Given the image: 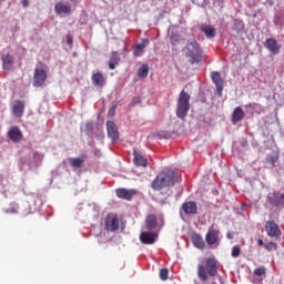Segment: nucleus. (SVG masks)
<instances>
[{
    "label": "nucleus",
    "instance_id": "nucleus-31",
    "mask_svg": "<svg viewBox=\"0 0 284 284\" xmlns=\"http://www.w3.org/2000/svg\"><path fill=\"white\" fill-rule=\"evenodd\" d=\"M148 74H150V65L142 64L138 69V77H139V79H145V77H148Z\"/></svg>",
    "mask_w": 284,
    "mask_h": 284
},
{
    "label": "nucleus",
    "instance_id": "nucleus-18",
    "mask_svg": "<svg viewBox=\"0 0 284 284\" xmlns=\"http://www.w3.org/2000/svg\"><path fill=\"white\" fill-rule=\"evenodd\" d=\"M133 163L136 168H148V159L142 156L136 150H133Z\"/></svg>",
    "mask_w": 284,
    "mask_h": 284
},
{
    "label": "nucleus",
    "instance_id": "nucleus-22",
    "mask_svg": "<svg viewBox=\"0 0 284 284\" xmlns=\"http://www.w3.org/2000/svg\"><path fill=\"white\" fill-rule=\"evenodd\" d=\"M182 210L184 212V214H196L197 212V206H196V202H185L182 204Z\"/></svg>",
    "mask_w": 284,
    "mask_h": 284
},
{
    "label": "nucleus",
    "instance_id": "nucleus-2",
    "mask_svg": "<svg viewBox=\"0 0 284 284\" xmlns=\"http://www.w3.org/2000/svg\"><path fill=\"white\" fill-rule=\"evenodd\" d=\"M185 58L189 60V63L194 65V63H201L203 59V49L196 40L187 41L186 45L183 49Z\"/></svg>",
    "mask_w": 284,
    "mask_h": 284
},
{
    "label": "nucleus",
    "instance_id": "nucleus-30",
    "mask_svg": "<svg viewBox=\"0 0 284 284\" xmlns=\"http://www.w3.org/2000/svg\"><path fill=\"white\" fill-rule=\"evenodd\" d=\"M151 187L154 191H160L165 187V184H163V180H161L160 175H156V178L153 180Z\"/></svg>",
    "mask_w": 284,
    "mask_h": 284
},
{
    "label": "nucleus",
    "instance_id": "nucleus-5",
    "mask_svg": "<svg viewBox=\"0 0 284 284\" xmlns=\"http://www.w3.org/2000/svg\"><path fill=\"white\" fill-rule=\"evenodd\" d=\"M48 80V72L45 69L37 68L33 73V88H42Z\"/></svg>",
    "mask_w": 284,
    "mask_h": 284
},
{
    "label": "nucleus",
    "instance_id": "nucleus-26",
    "mask_svg": "<svg viewBox=\"0 0 284 284\" xmlns=\"http://www.w3.org/2000/svg\"><path fill=\"white\" fill-rule=\"evenodd\" d=\"M201 32H203L207 39H214V37H216V29H214L212 26H202Z\"/></svg>",
    "mask_w": 284,
    "mask_h": 284
},
{
    "label": "nucleus",
    "instance_id": "nucleus-33",
    "mask_svg": "<svg viewBox=\"0 0 284 284\" xmlns=\"http://www.w3.org/2000/svg\"><path fill=\"white\" fill-rule=\"evenodd\" d=\"M231 256L233 258H239V256H241V246L239 245L233 246Z\"/></svg>",
    "mask_w": 284,
    "mask_h": 284
},
{
    "label": "nucleus",
    "instance_id": "nucleus-41",
    "mask_svg": "<svg viewBox=\"0 0 284 284\" xmlns=\"http://www.w3.org/2000/svg\"><path fill=\"white\" fill-rule=\"evenodd\" d=\"M23 8H28L30 6V2L28 0H22Z\"/></svg>",
    "mask_w": 284,
    "mask_h": 284
},
{
    "label": "nucleus",
    "instance_id": "nucleus-42",
    "mask_svg": "<svg viewBox=\"0 0 284 284\" xmlns=\"http://www.w3.org/2000/svg\"><path fill=\"white\" fill-rule=\"evenodd\" d=\"M257 244H258L260 246L265 247V242H263V240H261V239L257 240Z\"/></svg>",
    "mask_w": 284,
    "mask_h": 284
},
{
    "label": "nucleus",
    "instance_id": "nucleus-17",
    "mask_svg": "<svg viewBox=\"0 0 284 284\" xmlns=\"http://www.w3.org/2000/svg\"><path fill=\"white\" fill-rule=\"evenodd\" d=\"M150 45V40L149 39H142L141 43H136L134 49H133V55L135 57H142L143 51Z\"/></svg>",
    "mask_w": 284,
    "mask_h": 284
},
{
    "label": "nucleus",
    "instance_id": "nucleus-6",
    "mask_svg": "<svg viewBox=\"0 0 284 284\" xmlns=\"http://www.w3.org/2000/svg\"><path fill=\"white\" fill-rule=\"evenodd\" d=\"M158 175H160V179L162 180L164 187L175 185L176 181H179V176H176V173H174L173 171L162 172L159 173Z\"/></svg>",
    "mask_w": 284,
    "mask_h": 284
},
{
    "label": "nucleus",
    "instance_id": "nucleus-11",
    "mask_svg": "<svg viewBox=\"0 0 284 284\" xmlns=\"http://www.w3.org/2000/svg\"><path fill=\"white\" fill-rule=\"evenodd\" d=\"M211 79L213 83H215L219 97H221L223 94V78H221V73H219L217 71H213L211 73Z\"/></svg>",
    "mask_w": 284,
    "mask_h": 284
},
{
    "label": "nucleus",
    "instance_id": "nucleus-4",
    "mask_svg": "<svg viewBox=\"0 0 284 284\" xmlns=\"http://www.w3.org/2000/svg\"><path fill=\"white\" fill-rule=\"evenodd\" d=\"M267 201L273 207H284V192L275 191L267 194Z\"/></svg>",
    "mask_w": 284,
    "mask_h": 284
},
{
    "label": "nucleus",
    "instance_id": "nucleus-15",
    "mask_svg": "<svg viewBox=\"0 0 284 284\" xmlns=\"http://www.w3.org/2000/svg\"><path fill=\"white\" fill-rule=\"evenodd\" d=\"M12 112L17 119H21L26 112V103L21 100H17L12 106Z\"/></svg>",
    "mask_w": 284,
    "mask_h": 284
},
{
    "label": "nucleus",
    "instance_id": "nucleus-13",
    "mask_svg": "<svg viewBox=\"0 0 284 284\" xmlns=\"http://www.w3.org/2000/svg\"><path fill=\"white\" fill-rule=\"evenodd\" d=\"M219 234H221V231L216 229H210L205 236L207 245H216V243H219Z\"/></svg>",
    "mask_w": 284,
    "mask_h": 284
},
{
    "label": "nucleus",
    "instance_id": "nucleus-38",
    "mask_svg": "<svg viewBox=\"0 0 284 284\" xmlns=\"http://www.w3.org/2000/svg\"><path fill=\"white\" fill-rule=\"evenodd\" d=\"M94 130V123L93 122H88L85 124V132H92Z\"/></svg>",
    "mask_w": 284,
    "mask_h": 284
},
{
    "label": "nucleus",
    "instance_id": "nucleus-12",
    "mask_svg": "<svg viewBox=\"0 0 284 284\" xmlns=\"http://www.w3.org/2000/svg\"><path fill=\"white\" fill-rule=\"evenodd\" d=\"M106 132L111 141H119V128H116V124L114 122H106Z\"/></svg>",
    "mask_w": 284,
    "mask_h": 284
},
{
    "label": "nucleus",
    "instance_id": "nucleus-9",
    "mask_svg": "<svg viewBox=\"0 0 284 284\" xmlns=\"http://www.w3.org/2000/svg\"><path fill=\"white\" fill-rule=\"evenodd\" d=\"M264 48H266L271 54H278V52H281V45H278V42L274 38L266 39Z\"/></svg>",
    "mask_w": 284,
    "mask_h": 284
},
{
    "label": "nucleus",
    "instance_id": "nucleus-25",
    "mask_svg": "<svg viewBox=\"0 0 284 284\" xmlns=\"http://www.w3.org/2000/svg\"><path fill=\"white\" fill-rule=\"evenodd\" d=\"M12 65H14V58L10 54L2 55L3 70H12Z\"/></svg>",
    "mask_w": 284,
    "mask_h": 284
},
{
    "label": "nucleus",
    "instance_id": "nucleus-34",
    "mask_svg": "<svg viewBox=\"0 0 284 284\" xmlns=\"http://www.w3.org/2000/svg\"><path fill=\"white\" fill-rule=\"evenodd\" d=\"M169 274H170V271H168V268H161L160 270V278H161V281H168Z\"/></svg>",
    "mask_w": 284,
    "mask_h": 284
},
{
    "label": "nucleus",
    "instance_id": "nucleus-43",
    "mask_svg": "<svg viewBox=\"0 0 284 284\" xmlns=\"http://www.w3.org/2000/svg\"><path fill=\"white\" fill-rule=\"evenodd\" d=\"M114 110H116V106H112L109 111V114H114Z\"/></svg>",
    "mask_w": 284,
    "mask_h": 284
},
{
    "label": "nucleus",
    "instance_id": "nucleus-36",
    "mask_svg": "<svg viewBox=\"0 0 284 284\" xmlns=\"http://www.w3.org/2000/svg\"><path fill=\"white\" fill-rule=\"evenodd\" d=\"M266 161H267L268 163L274 164V163H276V161H278V156L268 154V155L266 156Z\"/></svg>",
    "mask_w": 284,
    "mask_h": 284
},
{
    "label": "nucleus",
    "instance_id": "nucleus-20",
    "mask_svg": "<svg viewBox=\"0 0 284 284\" xmlns=\"http://www.w3.org/2000/svg\"><path fill=\"white\" fill-rule=\"evenodd\" d=\"M243 119H245V111H243V108L236 106L232 113L233 123L236 124L240 121H243Z\"/></svg>",
    "mask_w": 284,
    "mask_h": 284
},
{
    "label": "nucleus",
    "instance_id": "nucleus-39",
    "mask_svg": "<svg viewBox=\"0 0 284 284\" xmlns=\"http://www.w3.org/2000/svg\"><path fill=\"white\" fill-rule=\"evenodd\" d=\"M260 106H261V104H258V103H250L247 105V108H251L252 110H255V108H260Z\"/></svg>",
    "mask_w": 284,
    "mask_h": 284
},
{
    "label": "nucleus",
    "instance_id": "nucleus-3",
    "mask_svg": "<svg viewBox=\"0 0 284 284\" xmlns=\"http://www.w3.org/2000/svg\"><path fill=\"white\" fill-rule=\"evenodd\" d=\"M190 99L191 97L182 90L178 100L176 106V116L178 119H184L187 116V112H190Z\"/></svg>",
    "mask_w": 284,
    "mask_h": 284
},
{
    "label": "nucleus",
    "instance_id": "nucleus-29",
    "mask_svg": "<svg viewBox=\"0 0 284 284\" xmlns=\"http://www.w3.org/2000/svg\"><path fill=\"white\" fill-rule=\"evenodd\" d=\"M192 243H193L194 247H197V250L205 248V241H203V237L199 234L192 235Z\"/></svg>",
    "mask_w": 284,
    "mask_h": 284
},
{
    "label": "nucleus",
    "instance_id": "nucleus-23",
    "mask_svg": "<svg viewBox=\"0 0 284 284\" xmlns=\"http://www.w3.org/2000/svg\"><path fill=\"white\" fill-rule=\"evenodd\" d=\"M85 159H88V155H81L79 158H69V163L71 168H83Z\"/></svg>",
    "mask_w": 284,
    "mask_h": 284
},
{
    "label": "nucleus",
    "instance_id": "nucleus-24",
    "mask_svg": "<svg viewBox=\"0 0 284 284\" xmlns=\"http://www.w3.org/2000/svg\"><path fill=\"white\" fill-rule=\"evenodd\" d=\"M54 11L57 14H70V12H72V8L70 6L58 2L55 3Z\"/></svg>",
    "mask_w": 284,
    "mask_h": 284
},
{
    "label": "nucleus",
    "instance_id": "nucleus-14",
    "mask_svg": "<svg viewBox=\"0 0 284 284\" xmlns=\"http://www.w3.org/2000/svg\"><path fill=\"white\" fill-rule=\"evenodd\" d=\"M8 136L13 143H19V141L23 140V133L19 126H12L8 132Z\"/></svg>",
    "mask_w": 284,
    "mask_h": 284
},
{
    "label": "nucleus",
    "instance_id": "nucleus-28",
    "mask_svg": "<svg viewBox=\"0 0 284 284\" xmlns=\"http://www.w3.org/2000/svg\"><path fill=\"white\" fill-rule=\"evenodd\" d=\"M121 61V57H119V52L113 51L111 53L110 60H109V70H115L116 64Z\"/></svg>",
    "mask_w": 284,
    "mask_h": 284
},
{
    "label": "nucleus",
    "instance_id": "nucleus-21",
    "mask_svg": "<svg viewBox=\"0 0 284 284\" xmlns=\"http://www.w3.org/2000/svg\"><path fill=\"white\" fill-rule=\"evenodd\" d=\"M92 83L97 88H103L105 85V77L101 72H97L92 74Z\"/></svg>",
    "mask_w": 284,
    "mask_h": 284
},
{
    "label": "nucleus",
    "instance_id": "nucleus-16",
    "mask_svg": "<svg viewBox=\"0 0 284 284\" xmlns=\"http://www.w3.org/2000/svg\"><path fill=\"white\" fill-rule=\"evenodd\" d=\"M140 241L143 245H152L156 241V234L150 232H142L140 234Z\"/></svg>",
    "mask_w": 284,
    "mask_h": 284
},
{
    "label": "nucleus",
    "instance_id": "nucleus-10",
    "mask_svg": "<svg viewBox=\"0 0 284 284\" xmlns=\"http://www.w3.org/2000/svg\"><path fill=\"white\" fill-rule=\"evenodd\" d=\"M105 230L108 232H116V230H119V217L116 215H108Z\"/></svg>",
    "mask_w": 284,
    "mask_h": 284
},
{
    "label": "nucleus",
    "instance_id": "nucleus-8",
    "mask_svg": "<svg viewBox=\"0 0 284 284\" xmlns=\"http://www.w3.org/2000/svg\"><path fill=\"white\" fill-rule=\"evenodd\" d=\"M118 199H123L124 201H132L133 196H136V190L131 189H118L115 190Z\"/></svg>",
    "mask_w": 284,
    "mask_h": 284
},
{
    "label": "nucleus",
    "instance_id": "nucleus-37",
    "mask_svg": "<svg viewBox=\"0 0 284 284\" xmlns=\"http://www.w3.org/2000/svg\"><path fill=\"white\" fill-rule=\"evenodd\" d=\"M139 103H141V98L134 97L130 105L131 108H134V105H139Z\"/></svg>",
    "mask_w": 284,
    "mask_h": 284
},
{
    "label": "nucleus",
    "instance_id": "nucleus-7",
    "mask_svg": "<svg viewBox=\"0 0 284 284\" xmlns=\"http://www.w3.org/2000/svg\"><path fill=\"white\" fill-rule=\"evenodd\" d=\"M265 231L272 239H281V229L274 221H267L265 223Z\"/></svg>",
    "mask_w": 284,
    "mask_h": 284
},
{
    "label": "nucleus",
    "instance_id": "nucleus-19",
    "mask_svg": "<svg viewBox=\"0 0 284 284\" xmlns=\"http://www.w3.org/2000/svg\"><path fill=\"white\" fill-rule=\"evenodd\" d=\"M267 274V268L265 266H260L253 271L254 283H263V278Z\"/></svg>",
    "mask_w": 284,
    "mask_h": 284
},
{
    "label": "nucleus",
    "instance_id": "nucleus-32",
    "mask_svg": "<svg viewBox=\"0 0 284 284\" xmlns=\"http://www.w3.org/2000/svg\"><path fill=\"white\" fill-rule=\"evenodd\" d=\"M170 41L172 45H179L181 43V34L176 32L171 33Z\"/></svg>",
    "mask_w": 284,
    "mask_h": 284
},
{
    "label": "nucleus",
    "instance_id": "nucleus-35",
    "mask_svg": "<svg viewBox=\"0 0 284 284\" xmlns=\"http://www.w3.org/2000/svg\"><path fill=\"white\" fill-rule=\"evenodd\" d=\"M264 247L267 250V252H272V250H277L278 246L274 242H270L267 244H264Z\"/></svg>",
    "mask_w": 284,
    "mask_h": 284
},
{
    "label": "nucleus",
    "instance_id": "nucleus-40",
    "mask_svg": "<svg viewBox=\"0 0 284 284\" xmlns=\"http://www.w3.org/2000/svg\"><path fill=\"white\" fill-rule=\"evenodd\" d=\"M226 237H227L230 241H232V239H234V233L227 232V233H226Z\"/></svg>",
    "mask_w": 284,
    "mask_h": 284
},
{
    "label": "nucleus",
    "instance_id": "nucleus-44",
    "mask_svg": "<svg viewBox=\"0 0 284 284\" xmlns=\"http://www.w3.org/2000/svg\"><path fill=\"white\" fill-rule=\"evenodd\" d=\"M68 42H69V43H72V41H71V40H69Z\"/></svg>",
    "mask_w": 284,
    "mask_h": 284
},
{
    "label": "nucleus",
    "instance_id": "nucleus-27",
    "mask_svg": "<svg viewBox=\"0 0 284 284\" xmlns=\"http://www.w3.org/2000/svg\"><path fill=\"white\" fill-rule=\"evenodd\" d=\"M145 225H146V229H149L151 232L152 230H156V226L159 225V223L156 222V215L154 214L148 215L145 220Z\"/></svg>",
    "mask_w": 284,
    "mask_h": 284
},
{
    "label": "nucleus",
    "instance_id": "nucleus-1",
    "mask_svg": "<svg viewBox=\"0 0 284 284\" xmlns=\"http://www.w3.org/2000/svg\"><path fill=\"white\" fill-rule=\"evenodd\" d=\"M207 276L214 278V276H219V261L216 257L211 256L204 261L203 264L197 265V277L202 283H206Z\"/></svg>",
    "mask_w": 284,
    "mask_h": 284
}]
</instances>
